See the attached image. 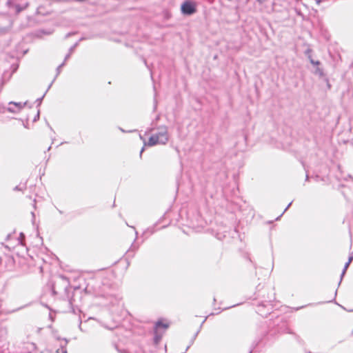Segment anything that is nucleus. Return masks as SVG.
I'll return each instance as SVG.
<instances>
[{"label":"nucleus","mask_w":353,"mask_h":353,"mask_svg":"<svg viewBox=\"0 0 353 353\" xmlns=\"http://www.w3.org/2000/svg\"><path fill=\"white\" fill-rule=\"evenodd\" d=\"M21 349L19 353H31L36 348V345L33 343L26 342L23 343L22 347H20Z\"/></svg>","instance_id":"6"},{"label":"nucleus","mask_w":353,"mask_h":353,"mask_svg":"<svg viewBox=\"0 0 353 353\" xmlns=\"http://www.w3.org/2000/svg\"><path fill=\"white\" fill-rule=\"evenodd\" d=\"M55 338H56V339H57V340H58V341L61 340V338H60V337H59V336H55Z\"/></svg>","instance_id":"31"},{"label":"nucleus","mask_w":353,"mask_h":353,"mask_svg":"<svg viewBox=\"0 0 353 353\" xmlns=\"http://www.w3.org/2000/svg\"><path fill=\"white\" fill-rule=\"evenodd\" d=\"M39 115H40V111L39 110H38L37 114L35 115L34 119H33V121L35 122L37 121H38L39 119Z\"/></svg>","instance_id":"20"},{"label":"nucleus","mask_w":353,"mask_h":353,"mask_svg":"<svg viewBox=\"0 0 353 353\" xmlns=\"http://www.w3.org/2000/svg\"><path fill=\"white\" fill-rule=\"evenodd\" d=\"M120 130H121L123 132H125V131L124 130V129L120 128Z\"/></svg>","instance_id":"34"},{"label":"nucleus","mask_w":353,"mask_h":353,"mask_svg":"<svg viewBox=\"0 0 353 353\" xmlns=\"http://www.w3.org/2000/svg\"><path fill=\"white\" fill-rule=\"evenodd\" d=\"M52 84V83H51L49 85V86H48V89H47L46 92L44 93V94H43L41 98H39V99H37L36 100V102L37 103V106H39V105H41V102H42V100H43V97H45V95H46V92L48 91V90L50 88V87H51Z\"/></svg>","instance_id":"15"},{"label":"nucleus","mask_w":353,"mask_h":353,"mask_svg":"<svg viewBox=\"0 0 353 353\" xmlns=\"http://www.w3.org/2000/svg\"><path fill=\"white\" fill-rule=\"evenodd\" d=\"M308 59H309V60H310V62L312 65H320V63H321L319 61H314V60L312 58L311 55H309V56H308Z\"/></svg>","instance_id":"17"},{"label":"nucleus","mask_w":353,"mask_h":353,"mask_svg":"<svg viewBox=\"0 0 353 353\" xmlns=\"http://www.w3.org/2000/svg\"><path fill=\"white\" fill-rule=\"evenodd\" d=\"M353 260V252L349 256V258H348V262L349 263H351Z\"/></svg>","instance_id":"23"},{"label":"nucleus","mask_w":353,"mask_h":353,"mask_svg":"<svg viewBox=\"0 0 353 353\" xmlns=\"http://www.w3.org/2000/svg\"><path fill=\"white\" fill-rule=\"evenodd\" d=\"M350 264V263H349L348 261L347 263H345V264L344 265V268H343V270L342 271V273L341 274V279H340V281H339V285L341 284V281L343 279V277L344 276V275H345V274L346 272V270L348 268Z\"/></svg>","instance_id":"13"},{"label":"nucleus","mask_w":353,"mask_h":353,"mask_svg":"<svg viewBox=\"0 0 353 353\" xmlns=\"http://www.w3.org/2000/svg\"><path fill=\"white\" fill-rule=\"evenodd\" d=\"M183 353H185V352H183Z\"/></svg>","instance_id":"38"},{"label":"nucleus","mask_w":353,"mask_h":353,"mask_svg":"<svg viewBox=\"0 0 353 353\" xmlns=\"http://www.w3.org/2000/svg\"><path fill=\"white\" fill-rule=\"evenodd\" d=\"M8 31V28H0V34H4Z\"/></svg>","instance_id":"21"},{"label":"nucleus","mask_w":353,"mask_h":353,"mask_svg":"<svg viewBox=\"0 0 353 353\" xmlns=\"http://www.w3.org/2000/svg\"><path fill=\"white\" fill-rule=\"evenodd\" d=\"M26 103L27 102L22 103L11 101L8 103L7 110L11 113H19L25 107Z\"/></svg>","instance_id":"4"},{"label":"nucleus","mask_w":353,"mask_h":353,"mask_svg":"<svg viewBox=\"0 0 353 353\" xmlns=\"http://www.w3.org/2000/svg\"><path fill=\"white\" fill-rule=\"evenodd\" d=\"M24 187H20L19 185H17L14 188V191H22Z\"/></svg>","instance_id":"22"},{"label":"nucleus","mask_w":353,"mask_h":353,"mask_svg":"<svg viewBox=\"0 0 353 353\" xmlns=\"http://www.w3.org/2000/svg\"><path fill=\"white\" fill-rule=\"evenodd\" d=\"M157 144L162 145V143L160 142V139H159L158 136H155L154 134L150 137L148 142L147 143H145V145H147L148 146H154Z\"/></svg>","instance_id":"8"},{"label":"nucleus","mask_w":353,"mask_h":353,"mask_svg":"<svg viewBox=\"0 0 353 353\" xmlns=\"http://www.w3.org/2000/svg\"><path fill=\"white\" fill-rule=\"evenodd\" d=\"M206 319H207V317H205V319H203V322H202V323H201V326H200V328L202 327L203 324L205 323V321H206Z\"/></svg>","instance_id":"29"},{"label":"nucleus","mask_w":353,"mask_h":353,"mask_svg":"<svg viewBox=\"0 0 353 353\" xmlns=\"http://www.w3.org/2000/svg\"><path fill=\"white\" fill-rule=\"evenodd\" d=\"M65 62H66V61H65V60H64V61H63V63H61V64L57 67V74H56V77H57L60 74V72H61V68L65 65ZM55 79H56V78H54V80L52 81V83H53V82L54 81Z\"/></svg>","instance_id":"14"},{"label":"nucleus","mask_w":353,"mask_h":353,"mask_svg":"<svg viewBox=\"0 0 353 353\" xmlns=\"http://www.w3.org/2000/svg\"><path fill=\"white\" fill-rule=\"evenodd\" d=\"M251 352H252V351L250 352V353H251Z\"/></svg>","instance_id":"37"},{"label":"nucleus","mask_w":353,"mask_h":353,"mask_svg":"<svg viewBox=\"0 0 353 353\" xmlns=\"http://www.w3.org/2000/svg\"><path fill=\"white\" fill-rule=\"evenodd\" d=\"M292 201L290 202L288 205H287V207L285 208V209L284 210V211L283 212V213L279 216H278L276 220H279L280 219V217L287 211V210L290 208V206L292 205Z\"/></svg>","instance_id":"18"},{"label":"nucleus","mask_w":353,"mask_h":353,"mask_svg":"<svg viewBox=\"0 0 353 353\" xmlns=\"http://www.w3.org/2000/svg\"><path fill=\"white\" fill-rule=\"evenodd\" d=\"M196 3L192 0H185L181 6L183 14L190 16L196 12Z\"/></svg>","instance_id":"1"},{"label":"nucleus","mask_w":353,"mask_h":353,"mask_svg":"<svg viewBox=\"0 0 353 353\" xmlns=\"http://www.w3.org/2000/svg\"><path fill=\"white\" fill-rule=\"evenodd\" d=\"M157 144L162 145V143L160 142V139H159L158 136H155L154 134L150 137L148 142L147 143H145V145H147L148 146H154Z\"/></svg>","instance_id":"7"},{"label":"nucleus","mask_w":353,"mask_h":353,"mask_svg":"<svg viewBox=\"0 0 353 353\" xmlns=\"http://www.w3.org/2000/svg\"><path fill=\"white\" fill-rule=\"evenodd\" d=\"M200 332V329L196 332V334H194L193 339H192V341L191 342V344L193 343L194 340L196 339V336L198 335L199 332Z\"/></svg>","instance_id":"24"},{"label":"nucleus","mask_w":353,"mask_h":353,"mask_svg":"<svg viewBox=\"0 0 353 353\" xmlns=\"http://www.w3.org/2000/svg\"><path fill=\"white\" fill-rule=\"evenodd\" d=\"M190 346V345H188V346L186 347L185 351H187V350L189 349Z\"/></svg>","instance_id":"35"},{"label":"nucleus","mask_w":353,"mask_h":353,"mask_svg":"<svg viewBox=\"0 0 353 353\" xmlns=\"http://www.w3.org/2000/svg\"><path fill=\"white\" fill-rule=\"evenodd\" d=\"M256 1L259 2V3H261L262 0H256Z\"/></svg>","instance_id":"33"},{"label":"nucleus","mask_w":353,"mask_h":353,"mask_svg":"<svg viewBox=\"0 0 353 353\" xmlns=\"http://www.w3.org/2000/svg\"><path fill=\"white\" fill-rule=\"evenodd\" d=\"M314 73L316 74L319 75V77H323L324 76V72H323V69L320 68L319 67H317L316 68V70H315Z\"/></svg>","instance_id":"16"},{"label":"nucleus","mask_w":353,"mask_h":353,"mask_svg":"<svg viewBox=\"0 0 353 353\" xmlns=\"http://www.w3.org/2000/svg\"><path fill=\"white\" fill-rule=\"evenodd\" d=\"M259 343V341H257L256 343L253 344V348H255L258 345Z\"/></svg>","instance_id":"28"},{"label":"nucleus","mask_w":353,"mask_h":353,"mask_svg":"<svg viewBox=\"0 0 353 353\" xmlns=\"http://www.w3.org/2000/svg\"><path fill=\"white\" fill-rule=\"evenodd\" d=\"M74 34V32H68V34H66L65 35V39L70 37V36L73 35Z\"/></svg>","instance_id":"25"},{"label":"nucleus","mask_w":353,"mask_h":353,"mask_svg":"<svg viewBox=\"0 0 353 353\" xmlns=\"http://www.w3.org/2000/svg\"><path fill=\"white\" fill-rule=\"evenodd\" d=\"M79 42H76L72 46H71L69 49L68 53L65 57V61H66L68 59H70L71 54L74 51V49L78 46Z\"/></svg>","instance_id":"11"},{"label":"nucleus","mask_w":353,"mask_h":353,"mask_svg":"<svg viewBox=\"0 0 353 353\" xmlns=\"http://www.w3.org/2000/svg\"><path fill=\"white\" fill-rule=\"evenodd\" d=\"M62 340L64 341V343L63 344L62 343L60 344V348L57 349L56 352L57 353H59L60 352L61 353H68L67 352V350H66V345L68 343V341L66 339H62Z\"/></svg>","instance_id":"10"},{"label":"nucleus","mask_w":353,"mask_h":353,"mask_svg":"<svg viewBox=\"0 0 353 353\" xmlns=\"http://www.w3.org/2000/svg\"><path fill=\"white\" fill-rule=\"evenodd\" d=\"M307 179H308V175L307 174L306 175V180H307Z\"/></svg>","instance_id":"36"},{"label":"nucleus","mask_w":353,"mask_h":353,"mask_svg":"<svg viewBox=\"0 0 353 353\" xmlns=\"http://www.w3.org/2000/svg\"><path fill=\"white\" fill-rule=\"evenodd\" d=\"M8 6L10 9H13L16 14H19L22 10H25L28 6V3H25L22 5L15 3L12 1H8Z\"/></svg>","instance_id":"5"},{"label":"nucleus","mask_w":353,"mask_h":353,"mask_svg":"<svg viewBox=\"0 0 353 353\" xmlns=\"http://www.w3.org/2000/svg\"><path fill=\"white\" fill-rule=\"evenodd\" d=\"M32 215L33 219H34V212H32Z\"/></svg>","instance_id":"32"},{"label":"nucleus","mask_w":353,"mask_h":353,"mask_svg":"<svg viewBox=\"0 0 353 353\" xmlns=\"http://www.w3.org/2000/svg\"><path fill=\"white\" fill-rule=\"evenodd\" d=\"M312 52V50L311 49H307L306 51H305V54L307 55V57L309 55H310V53Z\"/></svg>","instance_id":"26"},{"label":"nucleus","mask_w":353,"mask_h":353,"mask_svg":"<svg viewBox=\"0 0 353 353\" xmlns=\"http://www.w3.org/2000/svg\"><path fill=\"white\" fill-rule=\"evenodd\" d=\"M267 290L265 289L263 292V294H265V292ZM261 297H262L263 300L261 301V303H259L258 305L257 312L261 316H266L268 314L270 313L269 310L265 313L263 312V308L267 307L268 305H271L270 303L272 301V300L274 299V297H268L266 299V297L265 296V294L261 295Z\"/></svg>","instance_id":"2"},{"label":"nucleus","mask_w":353,"mask_h":353,"mask_svg":"<svg viewBox=\"0 0 353 353\" xmlns=\"http://www.w3.org/2000/svg\"><path fill=\"white\" fill-rule=\"evenodd\" d=\"M154 341L155 343H158L162 337V334L159 332V331L154 330Z\"/></svg>","instance_id":"12"},{"label":"nucleus","mask_w":353,"mask_h":353,"mask_svg":"<svg viewBox=\"0 0 353 353\" xmlns=\"http://www.w3.org/2000/svg\"><path fill=\"white\" fill-rule=\"evenodd\" d=\"M169 327V323H165L161 321H158L156 322L154 325V330H157L159 331L160 329H163V330H165L167 328Z\"/></svg>","instance_id":"9"},{"label":"nucleus","mask_w":353,"mask_h":353,"mask_svg":"<svg viewBox=\"0 0 353 353\" xmlns=\"http://www.w3.org/2000/svg\"><path fill=\"white\" fill-rule=\"evenodd\" d=\"M144 150H145V148H144V147H143V148H141V151H140V157H141V156H142V153L143 152Z\"/></svg>","instance_id":"27"},{"label":"nucleus","mask_w":353,"mask_h":353,"mask_svg":"<svg viewBox=\"0 0 353 353\" xmlns=\"http://www.w3.org/2000/svg\"><path fill=\"white\" fill-rule=\"evenodd\" d=\"M25 239V236L23 233H21L20 234V236L19 238V243L22 245L23 244V241H24Z\"/></svg>","instance_id":"19"},{"label":"nucleus","mask_w":353,"mask_h":353,"mask_svg":"<svg viewBox=\"0 0 353 353\" xmlns=\"http://www.w3.org/2000/svg\"><path fill=\"white\" fill-rule=\"evenodd\" d=\"M154 134L160 139V142L162 143V145H165L168 141L169 136L167 127L164 125L159 127L158 132Z\"/></svg>","instance_id":"3"},{"label":"nucleus","mask_w":353,"mask_h":353,"mask_svg":"<svg viewBox=\"0 0 353 353\" xmlns=\"http://www.w3.org/2000/svg\"><path fill=\"white\" fill-rule=\"evenodd\" d=\"M84 39H85V37H81V38L79 40V41H78V42L79 43L80 41H83V40H84Z\"/></svg>","instance_id":"30"}]
</instances>
